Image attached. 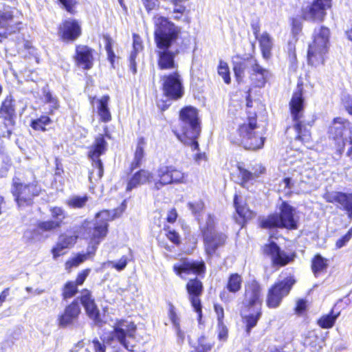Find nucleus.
I'll return each instance as SVG.
<instances>
[{
	"label": "nucleus",
	"mask_w": 352,
	"mask_h": 352,
	"mask_svg": "<svg viewBox=\"0 0 352 352\" xmlns=\"http://www.w3.org/2000/svg\"><path fill=\"white\" fill-rule=\"evenodd\" d=\"M175 274L184 278L186 276L193 274L195 276L189 278L185 284V289L190 306L197 314L199 324H204L203 305L201 297L204 291L203 282L199 278L205 277L207 272L206 262L201 260H192L188 257H182L173 265Z\"/></svg>",
	"instance_id": "1"
},
{
	"label": "nucleus",
	"mask_w": 352,
	"mask_h": 352,
	"mask_svg": "<svg viewBox=\"0 0 352 352\" xmlns=\"http://www.w3.org/2000/svg\"><path fill=\"white\" fill-rule=\"evenodd\" d=\"M153 37L157 47V65L160 70H173L178 67L175 57L178 51L170 47L177 40L179 29L167 17L160 16L154 23Z\"/></svg>",
	"instance_id": "2"
},
{
	"label": "nucleus",
	"mask_w": 352,
	"mask_h": 352,
	"mask_svg": "<svg viewBox=\"0 0 352 352\" xmlns=\"http://www.w3.org/2000/svg\"><path fill=\"white\" fill-rule=\"evenodd\" d=\"M179 124L173 128L176 138L192 151H199L198 139L201 132V120L199 110L192 105L182 107L178 112Z\"/></svg>",
	"instance_id": "3"
},
{
	"label": "nucleus",
	"mask_w": 352,
	"mask_h": 352,
	"mask_svg": "<svg viewBox=\"0 0 352 352\" xmlns=\"http://www.w3.org/2000/svg\"><path fill=\"white\" fill-rule=\"evenodd\" d=\"M259 124L256 112L247 111L246 119L230 132L228 139L232 144L242 146L246 150L256 151L264 146L265 138L258 131Z\"/></svg>",
	"instance_id": "4"
},
{
	"label": "nucleus",
	"mask_w": 352,
	"mask_h": 352,
	"mask_svg": "<svg viewBox=\"0 0 352 352\" xmlns=\"http://www.w3.org/2000/svg\"><path fill=\"white\" fill-rule=\"evenodd\" d=\"M146 145L145 138L142 136L138 138L133 159L126 171L127 177L125 179V191L126 192L154 182V175L151 171L145 168H139L145 161Z\"/></svg>",
	"instance_id": "5"
},
{
	"label": "nucleus",
	"mask_w": 352,
	"mask_h": 352,
	"mask_svg": "<svg viewBox=\"0 0 352 352\" xmlns=\"http://www.w3.org/2000/svg\"><path fill=\"white\" fill-rule=\"evenodd\" d=\"M217 219L214 214L208 213L206 222L199 226L204 243V254L208 258L217 254L219 248L227 244L228 235L226 232L217 231Z\"/></svg>",
	"instance_id": "6"
},
{
	"label": "nucleus",
	"mask_w": 352,
	"mask_h": 352,
	"mask_svg": "<svg viewBox=\"0 0 352 352\" xmlns=\"http://www.w3.org/2000/svg\"><path fill=\"white\" fill-rule=\"evenodd\" d=\"M248 67H249V79L252 85L254 87H264L270 76V72L268 69L261 65L258 60L252 55H250V56L243 58L241 61L233 63L232 69L236 80L238 82L243 81L245 72Z\"/></svg>",
	"instance_id": "7"
},
{
	"label": "nucleus",
	"mask_w": 352,
	"mask_h": 352,
	"mask_svg": "<svg viewBox=\"0 0 352 352\" xmlns=\"http://www.w3.org/2000/svg\"><path fill=\"white\" fill-rule=\"evenodd\" d=\"M258 227L265 230H297L298 221L295 216V208L287 201H283L279 207V212H272L266 217L260 219Z\"/></svg>",
	"instance_id": "8"
},
{
	"label": "nucleus",
	"mask_w": 352,
	"mask_h": 352,
	"mask_svg": "<svg viewBox=\"0 0 352 352\" xmlns=\"http://www.w3.org/2000/svg\"><path fill=\"white\" fill-rule=\"evenodd\" d=\"M137 331V325L132 320L129 321L124 318L116 319L113 326L112 335L103 340V342L99 341L97 338L92 340L93 349L94 352H106L107 344L111 343L113 340H116L122 346L129 351V342L126 338H135Z\"/></svg>",
	"instance_id": "9"
},
{
	"label": "nucleus",
	"mask_w": 352,
	"mask_h": 352,
	"mask_svg": "<svg viewBox=\"0 0 352 352\" xmlns=\"http://www.w3.org/2000/svg\"><path fill=\"white\" fill-rule=\"evenodd\" d=\"M43 191L38 182L24 183L18 177H12L10 192L19 208L34 206L35 199L42 194Z\"/></svg>",
	"instance_id": "10"
},
{
	"label": "nucleus",
	"mask_w": 352,
	"mask_h": 352,
	"mask_svg": "<svg viewBox=\"0 0 352 352\" xmlns=\"http://www.w3.org/2000/svg\"><path fill=\"white\" fill-rule=\"evenodd\" d=\"M280 277H281L280 276ZM297 283V278L292 273L283 278H279L267 289L265 306L269 309H276L280 307L284 299L292 292Z\"/></svg>",
	"instance_id": "11"
},
{
	"label": "nucleus",
	"mask_w": 352,
	"mask_h": 352,
	"mask_svg": "<svg viewBox=\"0 0 352 352\" xmlns=\"http://www.w3.org/2000/svg\"><path fill=\"white\" fill-rule=\"evenodd\" d=\"M330 30L322 25L313 35L307 50V63L313 67L323 65L329 49Z\"/></svg>",
	"instance_id": "12"
},
{
	"label": "nucleus",
	"mask_w": 352,
	"mask_h": 352,
	"mask_svg": "<svg viewBox=\"0 0 352 352\" xmlns=\"http://www.w3.org/2000/svg\"><path fill=\"white\" fill-rule=\"evenodd\" d=\"M116 214L110 210H102L95 215V221L91 227L87 231L85 240L87 242L89 250L92 249L96 252L100 243L103 241L109 233V223L113 221Z\"/></svg>",
	"instance_id": "13"
},
{
	"label": "nucleus",
	"mask_w": 352,
	"mask_h": 352,
	"mask_svg": "<svg viewBox=\"0 0 352 352\" xmlns=\"http://www.w3.org/2000/svg\"><path fill=\"white\" fill-rule=\"evenodd\" d=\"M17 104L12 94L6 95L0 103V138H10L16 124Z\"/></svg>",
	"instance_id": "14"
},
{
	"label": "nucleus",
	"mask_w": 352,
	"mask_h": 352,
	"mask_svg": "<svg viewBox=\"0 0 352 352\" xmlns=\"http://www.w3.org/2000/svg\"><path fill=\"white\" fill-rule=\"evenodd\" d=\"M305 107L304 84L302 80H298L296 88L293 91L289 102V109L292 120L294 122V128L297 133L296 140L301 142L304 141L303 135H302L303 124L301 119L303 118Z\"/></svg>",
	"instance_id": "15"
},
{
	"label": "nucleus",
	"mask_w": 352,
	"mask_h": 352,
	"mask_svg": "<svg viewBox=\"0 0 352 352\" xmlns=\"http://www.w3.org/2000/svg\"><path fill=\"white\" fill-rule=\"evenodd\" d=\"M161 90L168 100L177 101L184 96L185 90L182 78L179 72L175 71L164 74L160 78Z\"/></svg>",
	"instance_id": "16"
},
{
	"label": "nucleus",
	"mask_w": 352,
	"mask_h": 352,
	"mask_svg": "<svg viewBox=\"0 0 352 352\" xmlns=\"http://www.w3.org/2000/svg\"><path fill=\"white\" fill-rule=\"evenodd\" d=\"M52 219L38 221L32 230L35 236H41L45 232H52L59 230L65 225L67 214L65 210L60 206H52L49 209Z\"/></svg>",
	"instance_id": "17"
},
{
	"label": "nucleus",
	"mask_w": 352,
	"mask_h": 352,
	"mask_svg": "<svg viewBox=\"0 0 352 352\" xmlns=\"http://www.w3.org/2000/svg\"><path fill=\"white\" fill-rule=\"evenodd\" d=\"M351 122L346 118L336 117L328 128V138L336 147V153L341 155L344 150L346 138L344 134L348 129H351Z\"/></svg>",
	"instance_id": "18"
},
{
	"label": "nucleus",
	"mask_w": 352,
	"mask_h": 352,
	"mask_svg": "<svg viewBox=\"0 0 352 352\" xmlns=\"http://www.w3.org/2000/svg\"><path fill=\"white\" fill-rule=\"evenodd\" d=\"M263 286L261 283L253 278L245 283L243 294V310L250 311L254 307H262Z\"/></svg>",
	"instance_id": "19"
},
{
	"label": "nucleus",
	"mask_w": 352,
	"mask_h": 352,
	"mask_svg": "<svg viewBox=\"0 0 352 352\" xmlns=\"http://www.w3.org/2000/svg\"><path fill=\"white\" fill-rule=\"evenodd\" d=\"M262 251L264 255L270 257L272 265L276 267L292 263L297 256L296 252H285L273 241L265 243L262 247Z\"/></svg>",
	"instance_id": "20"
},
{
	"label": "nucleus",
	"mask_w": 352,
	"mask_h": 352,
	"mask_svg": "<svg viewBox=\"0 0 352 352\" xmlns=\"http://www.w3.org/2000/svg\"><path fill=\"white\" fill-rule=\"evenodd\" d=\"M186 174L174 166H165L157 170L158 179L154 182L155 190H160L162 187L170 184H182L186 182Z\"/></svg>",
	"instance_id": "21"
},
{
	"label": "nucleus",
	"mask_w": 352,
	"mask_h": 352,
	"mask_svg": "<svg viewBox=\"0 0 352 352\" xmlns=\"http://www.w3.org/2000/svg\"><path fill=\"white\" fill-rule=\"evenodd\" d=\"M56 31L59 40L64 43L75 42L82 34L80 21L74 18H67L62 20L57 25Z\"/></svg>",
	"instance_id": "22"
},
{
	"label": "nucleus",
	"mask_w": 352,
	"mask_h": 352,
	"mask_svg": "<svg viewBox=\"0 0 352 352\" xmlns=\"http://www.w3.org/2000/svg\"><path fill=\"white\" fill-rule=\"evenodd\" d=\"M96 50L87 45H76L73 55L75 66L82 70L89 71L95 63Z\"/></svg>",
	"instance_id": "23"
},
{
	"label": "nucleus",
	"mask_w": 352,
	"mask_h": 352,
	"mask_svg": "<svg viewBox=\"0 0 352 352\" xmlns=\"http://www.w3.org/2000/svg\"><path fill=\"white\" fill-rule=\"evenodd\" d=\"M331 0H314L307 8L302 10V19L313 22H322L327 15V10L331 7Z\"/></svg>",
	"instance_id": "24"
},
{
	"label": "nucleus",
	"mask_w": 352,
	"mask_h": 352,
	"mask_svg": "<svg viewBox=\"0 0 352 352\" xmlns=\"http://www.w3.org/2000/svg\"><path fill=\"white\" fill-rule=\"evenodd\" d=\"M323 198L327 203L336 205L346 212L348 218L352 219V192H327L324 194Z\"/></svg>",
	"instance_id": "25"
},
{
	"label": "nucleus",
	"mask_w": 352,
	"mask_h": 352,
	"mask_svg": "<svg viewBox=\"0 0 352 352\" xmlns=\"http://www.w3.org/2000/svg\"><path fill=\"white\" fill-rule=\"evenodd\" d=\"M233 206L235 210L234 221L242 228L256 215L254 211L250 208L248 203L243 201L236 193L233 197Z\"/></svg>",
	"instance_id": "26"
},
{
	"label": "nucleus",
	"mask_w": 352,
	"mask_h": 352,
	"mask_svg": "<svg viewBox=\"0 0 352 352\" xmlns=\"http://www.w3.org/2000/svg\"><path fill=\"white\" fill-rule=\"evenodd\" d=\"M81 309L77 299L73 300L65 306L57 317V324L61 328L72 325L80 314Z\"/></svg>",
	"instance_id": "27"
},
{
	"label": "nucleus",
	"mask_w": 352,
	"mask_h": 352,
	"mask_svg": "<svg viewBox=\"0 0 352 352\" xmlns=\"http://www.w3.org/2000/svg\"><path fill=\"white\" fill-rule=\"evenodd\" d=\"M242 276L237 272L231 273L228 277L224 289L219 293L221 300L224 303L232 301V294H238L242 288Z\"/></svg>",
	"instance_id": "28"
},
{
	"label": "nucleus",
	"mask_w": 352,
	"mask_h": 352,
	"mask_svg": "<svg viewBox=\"0 0 352 352\" xmlns=\"http://www.w3.org/2000/svg\"><path fill=\"white\" fill-rule=\"evenodd\" d=\"M79 300L83 306L87 315L95 322H100V314L94 299L92 298L91 292L87 288H84L80 292Z\"/></svg>",
	"instance_id": "29"
},
{
	"label": "nucleus",
	"mask_w": 352,
	"mask_h": 352,
	"mask_svg": "<svg viewBox=\"0 0 352 352\" xmlns=\"http://www.w3.org/2000/svg\"><path fill=\"white\" fill-rule=\"evenodd\" d=\"M89 101L91 105L96 102L97 113L100 122L107 123L111 121L112 116L109 107L110 96L108 94L103 95L98 99L96 96H90Z\"/></svg>",
	"instance_id": "30"
},
{
	"label": "nucleus",
	"mask_w": 352,
	"mask_h": 352,
	"mask_svg": "<svg viewBox=\"0 0 352 352\" xmlns=\"http://www.w3.org/2000/svg\"><path fill=\"white\" fill-rule=\"evenodd\" d=\"M169 1L173 6V19L177 21H183L189 23L190 21L189 0H169Z\"/></svg>",
	"instance_id": "31"
},
{
	"label": "nucleus",
	"mask_w": 352,
	"mask_h": 352,
	"mask_svg": "<svg viewBox=\"0 0 352 352\" xmlns=\"http://www.w3.org/2000/svg\"><path fill=\"white\" fill-rule=\"evenodd\" d=\"M250 311H252L248 314H241V320L247 335L250 334L252 329L258 324L263 315L262 307H254Z\"/></svg>",
	"instance_id": "32"
},
{
	"label": "nucleus",
	"mask_w": 352,
	"mask_h": 352,
	"mask_svg": "<svg viewBox=\"0 0 352 352\" xmlns=\"http://www.w3.org/2000/svg\"><path fill=\"white\" fill-rule=\"evenodd\" d=\"M329 267L328 259L317 253L311 259V270L315 277L327 272Z\"/></svg>",
	"instance_id": "33"
},
{
	"label": "nucleus",
	"mask_w": 352,
	"mask_h": 352,
	"mask_svg": "<svg viewBox=\"0 0 352 352\" xmlns=\"http://www.w3.org/2000/svg\"><path fill=\"white\" fill-rule=\"evenodd\" d=\"M258 40L262 57L265 60H269L272 57V50L273 48V40L270 34L267 32H263Z\"/></svg>",
	"instance_id": "34"
},
{
	"label": "nucleus",
	"mask_w": 352,
	"mask_h": 352,
	"mask_svg": "<svg viewBox=\"0 0 352 352\" xmlns=\"http://www.w3.org/2000/svg\"><path fill=\"white\" fill-rule=\"evenodd\" d=\"M107 143L103 135H100L95 140L94 143L90 147L88 152V157L91 160L100 158V156L104 154L107 150Z\"/></svg>",
	"instance_id": "35"
},
{
	"label": "nucleus",
	"mask_w": 352,
	"mask_h": 352,
	"mask_svg": "<svg viewBox=\"0 0 352 352\" xmlns=\"http://www.w3.org/2000/svg\"><path fill=\"white\" fill-rule=\"evenodd\" d=\"M96 251L87 248V251L85 253H78L74 257L70 258L65 262V267L67 269L78 267L80 264L88 260L89 257H92L96 254Z\"/></svg>",
	"instance_id": "36"
},
{
	"label": "nucleus",
	"mask_w": 352,
	"mask_h": 352,
	"mask_svg": "<svg viewBox=\"0 0 352 352\" xmlns=\"http://www.w3.org/2000/svg\"><path fill=\"white\" fill-rule=\"evenodd\" d=\"M340 316V312L336 313L331 309L327 314L322 315L316 321L317 324L322 329H328L332 328Z\"/></svg>",
	"instance_id": "37"
},
{
	"label": "nucleus",
	"mask_w": 352,
	"mask_h": 352,
	"mask_svg": "<svg viewBox=\"0 0 352 352\" xmlns=\"http://www.w3.org/2000/svg\"><path fill=\"white\" fill-rule=\"evenodd\" d=\"M214 341L205 335L201 336L197 340V344L190 352H210L214 346Z\"/></svg>",
	"instance_id": "38"
},
{
	"label": "nucleus",
	"mask_w": 352,
	"mask_h": 352,
	"mask_svg": "<svg viewBox=\"0 0 352 352\" xmlns=\"http://www.w3.org/2000/svg\"><path fill=\"white\" fill-rule=\"evenodd\" d=\"M102 38L104 41V48L107 52V60L110 63L111 68L114 69L116 67V60L118 59L119 57L115 54L113 50V39L108 34H103Z\"/></svg>",
	"instance_id": "39"
},
{
	"label": "nucleus",
	"mask_w": 352,
	"mask_h": 352,
	"mask_svg": "<svg viewBox=\"0 0 352 352\" xmlns=\"http://www.w3.org/2000/svg\"><path fill=\"white\" fill-rule=\"evenodd\" d=\"M52 123V120L49 116L41 115L39 118L32 120L30 126L34 131L44 132L47 131L46 126Z\"/></svg>",
	"instance_id": "40"
},
{
	"label": "nucleus",
	"mask_w": 352,
	"mask_h": 352,
	"mask_svg": "<svg viewBox=\"0 0 352 352\" xmlns=\"http://www.w3.org/2000/svg\"><path fill=\"white\" fill-rule=\"evenodd\" d=\"M78 292V287L73 280H67L61 288V297L67 300L74 297Z\"/></svg>",
	"instance_id": "41"
},
{
	"label": "nucleus",
	"mask_w": 352,
	"mask_h": 352,
	"mask_svg": "<svg viewBox=\"0 0 352 352\" xmlns=\"http://www.w3.org/2000/svg\"><path fill=\"white\" fill-rule=\"evenodd\" d=\"M167 307L168 317L171 324L177 331H180V317L176 307L170 301L167 302Z\"/></svg>",
	"instance_id": "42"
},
{
	"label": "nucleus",
	"mask_w": 352,
	"mask_h": 352,
	"mask_svg": "<svg viewBox=\"0 0 352 352\" xmlns=\"http://www.w3.org/2000/svg\"><path fill=\"white\" fill-rule=\"evenodd\" d=\"M217 73L226 85L231 83L230 71L228 63L223 60H219L217 65Z\"/></svg>",
	"instance_id": "43"
},
{
	"label": "nucleus",
	"mask_w": 352,
	"mask_h": 352,
	"mask_svg": "<svg viewBox=\"0 0 352 352\" xmlns=\"http://www.w3.org/2000/svg\"><path fill=\"white\" fill-rule=\"evenodd\" d=\"M237 169L239 172V177L241 179V182H239V185L245 188L246 184L254 180L257 177V175L254 174L248 169L243 168L241 166H237Z\"/></svg>",
	"instance_id": "44"
},
{
	"label": "nucleus",
	"mask_w": 352,
	"mask_h": 352,
	"mask_svg": "<svg viewBox=\"0 0 352 352\" xmlns=\"http://www.w3.org/2000/svg\"><path fill=\"white\" fill-rule=\"evenodd\" d=\"M78 235L73 234L69 235L66 233H61L58 238V242L59 244L65 247L67 250H69L74 246L78 240Z\"/></svg>",
	"instance_id": "45"
},
{
	"label": "nucleus",
	"mask_w": 352,
	"mask_h": 352,
	"mask_svg": "<svg viewBox=\"0 0 352 352\" xmlns=\"http://www.w3.org/2000/svg\"><path fill=\"white\" fill-rule=\"evenodd\" d=\"M57 3L67 13L72 15L76 14V8L78 4L77 0H57Z\"/></svg>",
	"instance_id": "46"
},
{
	"label": "nucleus",
	"mask_w": 352,
	"mask_h": 352,
	"mask_svg": "<svg viewBox=\"0 0 352 352\" xmlns=\"http://www.w3.org/2000/svg\"><path fill=\"white\" fill-rule=\"evenodd\" d=\"M88 200L89 196L87 195L74 196L67 200V204L72 208H82L86 205Z\"/></svg>",
	"instance_id": "47"
},
{
	"label": "nucleus",
	"mask_w": 352,
	"mask_h": 352,
	"mask_svg": "<svg viewBox=\"0 0 352 352\" xmlns=\"http://www.w3.org/2000/svg\"><path fill=\"white\" fill-rule=\"evenodd\" d=\"M43 95L45 98V102L52 104L48 114L53 115L54 111L60 107L58 100L56 97H54L48 89H43Z\"/></svg>",
	"instance_id": "48"
},
{
	"label": "nucleus",
	"mask_w": 352,
	"mask_h": 352,
	"mask_svg": "<svg viewBox=\"0 0 352 352\" xmlns=\"http://www.w3.org/2000/svg\"><path fill=\"white\" fill-rule=\"evenodd\" d=\"M290 26L292 35L297 40L302 31L303 25L301 19L298 17H292L290 19Z\"/></svg>",
	"instance_id": "49"
},
{
	"label": "nucleus",
	"mask_w": 352,
	"mask_h": 352,
	"mask_svg": "<svg viewBox=\"0 0 352 352\" xmlns=\"http://www.w3.org/2000/svg\"><path fill=\"white\" fill-rule=\"evenodd\" d=\"M21 24V22H17L13 26H10V28L6 26V31L0 32V43H2L6 39H7L9 35L19 33L21 29V28L19 27Z\"/></svg>",
	"instance_id": "50"
},
{
	"label": "nucleus",
	"mask_w": 352,
	"mask_h": 352,
	"mask_svg": "<svg viewBox=\"0 0 352 352\" xmlns=\"http://www.w3.org/2000/svg\"><path fill=\"white\" fill-rule=\"evenodd\" d=\"M13 9L14 8H10L9 10L0 12L1 28H6L7 23L13 21L14 16Z\"/></svg>",
	"instance_id": "51"
},
{
	"label": "nucleus",
	"mask_w": 352,
	"mask_h": 352,
	"mask_svg": "<svg viewBox=\"0 0 352 352\" xmlns=\"http://www.w3.org/2000/svg\"><path fill=\"white\" fill-rule=\"evenodd\" d=\"M169 226H164V230H167L166 233V238L175 245L179 246L181 245L180 236L175 230H169Z\"/></svg>",
	"instance_id": "52"
},
{
	"label": "nucleus",
	"mask_w": 352,
	"mask_h": 352,
	"mask_svg": "<svg viewBox=\"0 0 352 352\" xmlns=\"http://www.w3.org/2000/svg\"><path fill=\"white\" fill-rule=\"evenodd\" d=\"M188 207L195 216H197L204 210L205 204L202 200H199L198 201L189 202Z\"/></svg>",
	"instance_id": "53"
},
{
	"label": "nucleus",
	"mask_w": 352,
	"mask_h": 352,
	"mask_svg": "<svg viewBox=\"0 0 352 352\" xmlns=\"http://www.w3.org/2000/svg\"><path fill=\"white\" fill-rule=\"evenodd\" d=\"M352 239V226L349 228L347 232L339 238L335 244L337 249H340L345 246L349 241Z\"/></svg>",
	"instance_id": "54"
},
{
	"label": "nucleus",
	"mask_w": 352,
	"mask_h": 352,
	"mask_svg": "<svg viewBox=\"0 0 352 352\" xmlns=\"http://www.w3.org/2000/svg\"><path fill=\"white\" fill-rule=\"evenodd\" d=\"M51 254H52V257L54 260L57 259L58 257L63 256L67 253V250L56 242L52 248Z\"/></svg>",
	"instance_id": "55"
},
{
	"label": "nucleus",
	"mask_w": 352,
	"mask_h": 352,
	"mask_svg": "<svg viewBox=\"0 0 352 352\" xmlns=\"http://www.w3.org/2000/svg\"><path fill=\"white\" fill-rule=\"evenodd\" d=\"M91 272L90 268H85L80 272H79L76 277L75 280H73V282L78 287L84 284L87 278Z\"/></svg>",
	"instance_id": "56"
},
{
	"label": "nucleus",
	"mask_w": 352,
	"mask_h": 352,
	"mask_svg": "<svg viewBox=\"0 0 352 352\" xmlns=\"http://www.w3.org/2000/svg\"><path fill=\"white\" fill-rule=\"evenodd\" d=\"M218 328V339L220 340L226 341L228 338V329L227 327L225 325L224 322L221 323H217Z\"/></svg>",
	"instance_id": "57"
},
{
	"label": "nucleus",
	"mask_w": 352,
	"mask_h": 352,
	"mask_svg": "<svg viewBox=\"0 0 352 352\" xmlns=\"http://www.w3.org/2000/svg\"><path fill=\"white\" fill-rule=\"evenodd\" d=\"M287 57L292 65H296L297 63L296 47L294 44L291 43H288Z\"/></svg>",
	"instance_id": "58"
},
{
	"label": "nucleus",
	"mask_w": 352,
	"mask_h": 352,
	"mask_svg": "<svg viewBox=\"0 0 352 352\" xmlns=\"http://www.w3.org/2000/svg\"><path fill=\"white\" fill-rule=\"evenodd\" d=\"M307 308V300L304 298H300L297 300L294 308V311L296 314L302 315L306 311Z\"/></svg>",
	"instance_id": "59"
},
{
	"label": "nucleus",
	"mask_w": 352,
	"mask_h": 352,
	"mask_svg": "<svg viewBox=\"0 0 352 352\" xmlns=\"http://www.w3.org/2000/svg\"><path fill=\"white\" fill-rule=\"evenodd\" d=\"M129 262L128 257L126 256H122L118 262H111V266L117 271L120 272L123 270Z\"/></svg>",
	"instance_id": "60"
},
{
	"label": "nucleus",
	"mask_w": 352,
	"mask_h": 352,
	"mask_svg": "<svg viewBox=\"0 0 352 352\" xmlns=\"http://www.w3.org/2000/svg\"><path fill=\"white\" fill-rule=\"evenodd\" d=\"M214 311L217 316V323H221L224 322V309L221 305L219 303H214L213 305Z\"/></svg>",
	"instance_id": "61"
},
{
	"label": "nucleus",
	"mask_w": 352,
	"mask_h": 352,
	"mask_svg": "<svg viewBox=\"0 0 352 352\" xmlns=\"http://www.w3.org/2000/svg\"><path fill=\"white\" fill-rule=\"evenodd\" d=\"M146 12L150 13L159 7L158 0H141Z\"/></svg>",
	"instance_id": "62"
},
{
	"label": "nucleus",
	"mask_w": 352,
	"mask_h": 352,
	"mask_svg": "<svg viewBox=\"0 0 352 352\" xmlns=\"http://www.w3.org/2000/svg\"><path fill=\"white\" fill-rule=\"evenodd\" d=\"M133 49L141 52L144 50V45L140 36L137 33L133 34Z\"/></svg>",
	"instance_id": "63"
},
{
	"label": "nucleus",
	"mask_w": 352,
	"mask_h": 352,
	"mask_svg": "<svg viewBox=\"0 0 352 352\" xmlns=\"http://www.w3.org/2000/svg\"><path fill=\"white\" fill-rule=\"evenodd\" d=\"M345 111L352 116V97L347 96L342 100Z\"/></svg>",
	"instance_id": "64"
}]
</instances>
